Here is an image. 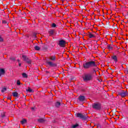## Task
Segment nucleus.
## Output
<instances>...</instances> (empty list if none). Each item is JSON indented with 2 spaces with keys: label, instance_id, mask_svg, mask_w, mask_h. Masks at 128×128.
I'll return each instance as SVG.
<instances>
[{
  "label": "nucleus",
  "instance_id": "obj_14",
  "mask_svg": "<svg viewBox=\"0 0 128 128\" xmlns=\"http://www.w3.org/2000/svg\"><path fill=\"white\" fill-rule=\"evenodd\" d=\"M112 60L115 62H118V58L116 57V56L114 55L112 56Z\"/></svg>",
  "mask_w": 128,
  "mask_h": 128
},
{
  "label": "nucleus",
  "instance_id": "obj_5",
  "mask_svg": "<svg viewBox=\"0 0 128 128\" xmlns=\"http://www.w3.org/2000/svg\"><path fill=\"white\" fill-rule=\"evenodd\" d=\"M22 58L24 60V62H26V64H32V60H30V58H28L26 56V55H22Z\"/></svg>",
  "mask_w": 128,
  "mask_h": 128
},
{
  "label": "nucleus",
  "instance_id": "obj_9",
  "mask_svg": "<svg viewBox=\"0 0 128 128\" xmlns=\"http://www.w3.org/2000/svg\"><path fill=\"white\" fill-rule=\"evenodd\" d=\"M78 100L80 101V102H84V100H86V96H79Z\"/></svg>",
  "mask_w": 128,
  "mask_h": 128
},
{
  "label": "nucleus",
  "instance_id": "obj_13",
  "mask_svg": "<svg viewBox=\"0 0 128 128\" xmlns=\"http://www.w3.org/2000/svg\"><path fill=\"white\" fill-rule=\"evenodd\" d=\"M12 94L14 98H18V96H20V94H18V92H14L12 93Z\"/></svg>",
  "mask_w": 128,
  "mask_h": 128
},
{
  "label": "nucleus",
  "instance_id": "obj_31",
  "mask_svg": "<svg viewBox=\"0 0 128 128\" xmlns=\"http://www.w3.org/2000/svg\"><path fill=\"white\" fill-rule=\"evenodd\" d=\"M2 24H6V20H2Z\"/></svg>",
  "mask_w": 128,
  "mask_h": 128
},
{
  "label": "nucleus",
  "instance_id": "obj_20",
  "mask_svg": "<svg viewBox=\"0 0 128 128\" xmlns=\"http://www.w3.org/2000/svg\"><path fill=\"white\" fill-rule=\"evenodd\" d=\"M22 78H28V74L26 73H22Z\"/></svg>",
  "mask_w": 128,
  "mask_h": 128
},
{
  "label": "nucleus",
  "instance_id": "obj_30",
  "mask_svg": "<svg viewBox=\"0 0 128 128\" xmlns=\"http://www.w3.org/2000/svg\"><path fill=\"white\" fill-rule=\"evenodd\" d=\"M4 42V39L0 36V42Z\"/></svg>",
  "mask_w": 128,
  "mask_h": 128
},
{
  "label": "nucleus",
  "instance_id": "obj_1",
  "mask_svg": "<svg viewBox=\"0 0 128 128\" xmlns=\"http://www.w3.org/2000/svg\"><path fill=\"white\" fill-rule=\"evenodd\" d=\"M82 66L84 70H88L90 68H96L98 66L94 61L86 62H84Z\"/></svg>",
  "mask_w": 128,
  "mask_h": 128
},
{
  "label": "nucleus",
  "instance_id": "obj_19",
  "mask_svg": "<svg viewBox=\"0 0 128 128\" xmlns=\"http://www.w3.org/2000/svg\"><path fill=\"white\" fill-rule=\"evenodd\" d=\"M48 34H50V36H52L54 34V30H50V31H48Z\"/></svg>",
  "mask_w": 128,
  "mask_h": 128
},
{
  "label": "nucleus",
  "instance_id": "obj_16",
  "mask_svg": "<svg viewBox=\"0 0 128 128\" xmlns=\"http://www.w3.org/2000/svg\"><path fill=\"white\" fill-rule=\"evenodd\" d=\"M26 92H34V90L31 89L30 87L28 88V89L26 90Z\"/></svg>",
  "mask_w": 128,
  "mask_h": 128
},
{
  "label": "nucleus",
  "instance_id": "obj_42",
  "mask_svg": "<svg viewBox=\"0 0 128 128\" xmlns=\"http://www.w3.org/2000/svg\"><path fill=\"white\" fill-rule=\"evenodd\" d=\"M18 62H20V60H18Z\"/></svg>",
  "mask_w": 128,
  "mask_h": 128
},
{
  "label": "nucleus",
  "instance_id": "obj_11",
  "mask_svg": "<svg viewBox=\"0 0 128 128\" xmlns=\"http://www.w3.org/2000/svg\"><path fill=\"white\" fill-rule=\"evenodd\" d=\"M48 45H46V44H43L42 46V50L44 52H46V50H48Z\"/></svg>",
  "mask_w": 128,
  "mask_h": 128
},
{
  "label": "nucleus",
  "instance_id": "obj_32",
  "mask_svg": "<svg viewBox=\"0 0 128 128\" xmlns=\"http://www.w3.org/2000/svg\"><path fill=\"white\" fill-rule=\"evenodd\" d=\"M126 74H128V68H127L126 69Z\"/></svg>",
  "mask_w": 128,
  "mask_h": 128
},
{
  "label": "nucleus",
  "instance_id": "obj_17",
  "mask_svg": "<svg viewBox=\"0 0 128 128\" xmlns=\"http://www.w3.org/2000/svg\"><path fill=\"white\" fill-rule=\"evenodd\" d=\"M0 72L1 74H6V72L2 68H0Z\"/></svg>",
  "mask_w": 128,
  "mask_h": 128
},
{
  "label": "nucleus",
  "instance_id": "obj_37",
  "mask_svg": "<svg viewBox=\"0 0 128 128\" xmlns=\"http://www.w3.org/2000/svg\"><path fill=\"white\" fill-rule=\"evenodd\" d=\"M109 70H112V68H109Z\"/></svg>",
  "mask_w": 128,
  "mask_h": 128
},
{
  "label": "nucleus",
  "instance_id": "obj_33",
  "mask_svg": "<svg viewBox=\"0 0 128 128\" xmlns=\"http://www.w3.org/2000/svg\"><path fill=\"white\" fill-rule=\"evenodd\" d=\"M106 24L107 26H110V23L106 22Z\"/></svg>",
  "mask_w": 128,
  "mask_h": 128
},
{
  "label": "nucleus",
  "instance_id": "obj_18",
  "mask_svg": "<svg viewBox=\"0 0 128 128\" xmlns=\"http://www.w3.org/2000/svg\"><path fill=\"white\" fill-rule=\"evenodd\" d=\"M60 102H57L56 103H55V106L56 108H60Z\"/></svg>",
  "mask_w": 128,
  "mask_h": 128
},
{
  "label": "nucleus",
  "instance_id": "obj_2",
  "mask_svg": "<svg viewBox=\"0 0 128 128\" xmlns=\"http://www.w3.org/2000/svg\"><path fill=\"white\" fill-rule=\"evenodd\" d=\"M82 78L84 82H86L92 80V76L90 74H86L82 76Z\"/></svg>",
  "mask_w": 128,
  "mask_h": 128
},
{
  "label": "nucleus",
  "instance_id": "obj_39",
  "mask_svg": "<svg viewBox=\"0 0 128 128\" xmlns=\"http://www.w3.org/2000/svg\"><path fill=\"white\" fill-rule=\"evenodd\" d=\"M34 108H32V110H34Z\"/></svg>",
  "mask_w": 128,
  "mask_h": 128
},
{
  "label": "nucleus",
  "instance_id": "obj_38",
  "mask_svg": "<svg viewBox=\"0 0 128 128\" xmlns=\"http://www.w3.org/2000/svg\"><path fill=\"white\" fill-rule=\"evenodd\" d=\"M8 100H10V98H8Z\"/></svg>",
  "mask_w": 128,
  "mask_h": 128
},
{
  "label": "nucleus",
  "instance_id": "obj_29",
  "mask_svg": "<svg viewBox=\"0 0 128 128\" xmlns=\"http://www.w3.org/2000/svg\"><path fill=\"white\" fill-rule=\"evenodd\" d=\"M10 60H12V62H14V60H16V58H10Z\"/></svg>",
  "mask_w": 128,
  "mask_h": 128
},
{
  "label": "nucleus",
  "instance_id": "obj_12",
  "mask_svg": "<svg viewBox=\"0 0 128 128\" xmlns=\"http://www.w3.org/2000/svg\"><path fill=\"white\" fill-rule=\"evenodd\" d=\"M56 56H50L49 58V60H52V62H54L56 61Z\"/></svg>",
  "mask_w": 128,
  "mask_h": 128
},
{
  "label": "nucleus",
  "instance_id": "obj_40",
  "mask_svg": "<svg viewBox=\"0 0 128 128\" xmlns=\"http://www.w3.org/2000/svg\"><path fill=\"white\" fill-rule=\"evenodd\" d=\"M2 76V74L0 73V76Z\"/></svg>",
  "mask_w": 128,
  "mask_h": 128
},
{
  "label": "nucleus",
  "instance_id": "obj_21",
  "mask_svg": "<svg viewBox=\"0 0 128 128\" xmlns=\"http://www.w3.org/2000/svg\"><path fill=\"white\" fill-rule=\"evenodd\" d=\"M34 48L36 50H40V46H34Z\"/></svg>",
  "mask_w": 128,
  "mask_h": 128
},
{
  "label": "nucleus",
  "instance_id": "obj_25",
  "mask_svg": "<svg viewBox=\"0 0 128 128\" xmlns=\"http://www.w3.org/2000/svg\"><path fill=\"white\" fill-rule=\"evenodd\" d=\"M108 50H112V46H110V45H109L108 46Z\"/></svg>",
  "mask_w": 128,
  "mask_h": 128
},
{
  "label": "nucleus",
  "instance_id": "obj_3",
  "mask_svg": "<svg viewBox=\"0 0 128 128\" xmlns=\"http://www.w3.org/2000/svg\"><path fill=\"white\" fill-rule=\"evenodd\" d=\"M92 108L96 110H102V104L98 102H94L92 104Z\"/></svg>",
  "mask_w": 128,
  "mask_h": 128
},
{
  "label": "nucleus",
  "instance_id": "obj_15",
  "mask_svg": "<svg viewBox=\"0 0 128 128\" xmlns=\"http://www.w3.org/2000/svg\"><path fill=\"white\" fill-rule=\"evenodd\" d=\"M88 36L90 38H96V36H94V34L90 33L89 32Z\"/></svg>",
  "mask_w": 128,
  "mask_h": 128
},
{
  "label": "nucleus",
  "instance_id": "obj_34",
  "mask_svg": "<svg viewBox=\"0 0 128 128\" xmlns=\"http://www.w3.org/2000/svg\"><path fill=\"white\" fill-rule=\"evenodd\" d=\"M19 66H22V64L21 63L19 64Z\"/></svg>",
  "mask_w": 128,
  "mask_h": 128
},
{
  "label": "nucleus",
  "instance_id": "obj_22",
  "mask_svg": "<svg viewBox=\"0 0 128 128\" xmlns=\"http://www.w3.org/2000/svg\"><path fill=\"white\" fill-rule=\"evenodd\" d=\"M1 118H6V112H2L1 113Z\"/></svg>",
  "mask_w": 128,
  "mask_h": 128
},
{
  "label": "nucleus",
  "instance_id": "obj_41",
  "mask_svg": "<svg viewBox=\"0 0 128 128\" xmlns=\"http://www.w3.org/2000/svg\"><path fill=\"white\" fill-rule=\"evenodd\" d=\"M102 24H104V23L102 22Z\"/></svg>",
  "mask_w": 128,
  "mask_h": 128
},
{
  "label": "nucleus",
  "instance_id": "obj_24",
  "mask_svg": "<svg viewBox=\"0 0 128 128\" xmlns=\"http://www.w3.org/2000/svg\"><path fill=\"white\" fill-rule=\"evenodd\" d=\"M79 126L80 125L78 124H76L73 125L72 126V128H78V126Z\"/></svg>",
  "mask_w": 128,
  "mask_h": 128
},
{
  "label": "nucleus",
  "instance_id": "obj_28",
  "mask_svg": "<svg viewBox=\"0 0 128 128\" xmlns=\"http://www.w3.org/2000/svg\"><path fill=\"white\" fill-rule=\"evenodd\" d=\"M17 84H18V86L20 85V80H17Z\"/></svg>",
  "mask_w": 128,
  "mask_h": 128
},
{
  "label": "nucleus",
  "instance_id": "obj_36",
  "mask_svg": "<svg viewBox=\"0 0 128 128\" xmlns=\"http://www.w3.org/2000/svg\"><path fill=\"white\" fill-rule=\"evenodd\" d=\"M98 20L99 22H100V20H101L100 19L98 18Z\"/></svg>",
  "mask_w": 128,
  "mask_h": 128
},
{
  "label": "nucleus",
  "instance_id": "obj_4",
  "mask_svg": "<svg viewBox=\"0 0 128 128\" xmlns=\"http://www.w3.org/2000/svg\"><path fill=\"white\" fill-rule=\"evenodd\" d=\"M76 116L83 120H88V116L86 114H82L81 113H77L76 114Z\"/></svg>",
  "mask_w": 128,
  "mask_h": 128
},
{
  "label": "nucleus",
  "instance_id": "obj_6",
  "mask_svg": "<svg viewBox=\"0 0 128 128\" xmlns=\"http://www.w3.org/2000/svg\"><path fill=\"white\" fill-rule=\"evenodd\" d=\"M46 64L51 68H56V66H58V64H56L51 61L46 60Z\"/></svg>",
  "mask_w": 128,
  "mask_h": 128
},
{
  "label": "nucleus",
  "instance_id": "obj_26",
  "mask_svg": "<svg viewBox=\"0 0 128 128\" xmlns=\"http://www.w3.org/2000/svg\"><path fill=\"white\" fill-rule=\"evenodd\" d=\"M6 90V88H4L2 89L1 90L2 92H4Z\"/></svg>",
  "mask_w": 128,
  "mask_h": 128
},
{
  "label": "nucleus",
  "instance_id": "obj_27",
  "mask_svg": "<svg viewBox=\"0 0 128 128\" xmlns=\"http://www.w3.org/2000/svg\"><path fill=\"white\" fill-rule=\"evenodd\" d=\"M52 28H56V24L54 23H53L52 24Z\"/></svg>",
  "mask_w": 128,
  "mask_h": 128
},
{
  "label": "nucleus",
  "instance_id": "obj_7",
  "mask_svg": "<svg viewBox=\"0 0 128 128\" xmlns=\"http://www.w3.org/2000/svg\"><path fill=\"white\" fill-rule=\"evenodd\" d=\"M118 94L122 98H124L128 96V91L122 90L121 92H118Z\"/></svg>",
  "mask_w": 128,
  "mask_h": 128
},
{
  "label": "nucleus",
  "instance_id": "obj_8",
  "mask_svg": "<svg viewBox=\"0 0 128 128\" xmlns=\"http://www.w3.org/2000/svg\"><path fill=\"white\" fill-rule=\"evenodd\" d=\"M58 46L61 48H64L66 46V41L64 40H60L58 42Z\"/></svg>",
  "mask_w": 128,
  "mask_h": 128
},
{
  "label": "nucleus",
  "instance_id": "obj_10",
  "mask_svg": "<svg viewBox=\"0 0 128 128\" xmlns=\"http://www.w3.org/2000/svg\"><path fill=\"white\" fill-rule=\"evenodd\" d=\"M38 122H40V124H44L46 122V120H44L42 118H40L38 120Z\"/></svg>",
  "mask_w": 128,
  "mask_h": 128
},
{
  "label": "nucleus",
  "instance_id": "obj_35",
  "mask_svg": "<svg viewBox=\"0 0 128 128\" xmlns=\"http://www.w3.org/2000/svg\"><path fill=\"white\" fill-rule=\"evenodd\" d=\"M93 70H94V72H96V70H94V69Z\"/></svg>",
  "mask_w": 128,
  "mask_h": 128
},
{
  "label": "nucleus",
  "instance_id": "obj_23",
  "mask_svg": "<svg viewBox=\"0 0 128 128\" xmlns=\"http://www.w3.org/2000/svg\"><path fill=\"white\" fill-rule=\"evenodd\" d=\"M22 124H24L26 122V119L23 120H22L20 121Z\"/></svg>",
  "mask_w": 128,
  "mask_h": 128
}]
</instances>
